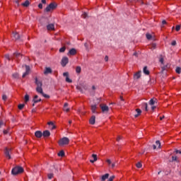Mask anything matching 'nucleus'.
<instances>
[{
  "mask_svg": "<svg viewBox=\"0 0 181 181\" xmlns=\"http://www.w3.org/2000/svg\"><path fill=\"white\" fill-rule=\"evenodd\" d=\"M23 168L21 166H16L12 169L11 173L14 176H16V175H21V173H23Z\"/></svg>",
  "mask_w": 181,
  "mask_h": 181,
  "instance_id": "1",
  "label": "nucleus"
},
{
  "mask_svg": "<svg viewBox=\"0 0 181 181\" xmlns=\"http://www.w3.org/2000/svg\"><path fill=\"white\" fill-rule=\"evenodd\" d=\"M57 8V4L56 3H51L49 6H47L45 8V11L47 12H50L51 11H54V9H56Z\"/></svg>",
  "mask_w": 181,
  "mask_h": 181,
  "instance_id": "2",
  "label": "nucleus"
},
{
  "mask_svg": "<svg viewBox=\"0 0 181 181\" xmlns=\"http://www.w3.org/2000/svg\"><path fill=\"white\" fill-rule=\"evenodd\" d=\"M70 142V140L67 137H64L60 139L59 142V145L60 146H63V145H68V144Z\"/></svg>",
  "mask_w": 181,
  "mask_h": 181,
  "instance_id": "3",
  "label": "nucleus"
},
{
  "mask_svg": "<svg viewBox=\"0 0 181 181\" xmlns=\"http://www.w3.org/2000/svg\"><path fill=\"white\" fill-rule=\"evenodd\" d=\"M68 63H69V58L67 57H64L61 62V64L62 67H66Z\"/></svg>",
  "mask_w": 181,
  "mask_h": 181,
  "instance_id": "4",
  "label": "nucleus"
},
{
  "mask_svg": "<svg viewBox=\"0 0 181 181\" xmlns=\"http://www.w3.org/2000/svg\"><path fill=\"white\" fill-rule=\"evenodd\" d=\"M77 54V50L75 48H71L67 53V56H74Z\"/></svg>",
  "mask_w": 181,
  "mask_h": 181,
  "instance_id": "5",
  "label": "nucleus"
},
{
  "mask_svg": "<svg viewBox=\"0 0 181 181\" xmlns=\"http://www.w3.org/2000/svg\"><path fill=\"white\" fill-rule=\"evenodd\" d=\"M100 108L102 110V112H108V111H110V107H108L107 105H100Z\"/></svg>",
  "mask_w": 181,
  "mask_h": 181,
  "instance_id": "6",
  "label": "nucleus"
},
{
  "mask_svg": "<svg viewBox=\"0 0 181 181\" xmlns=\"http://www.w3.org/2000/svg\"><path fill=\"white\" fill-rule=\"evenodd\" d=\"M4 153L6 155V157L8 158V159H11V148H6Z\"/></svg>",
  "mask_w": 181,
  "mask_h": 181,
  "instance_id": "7",
  "label": "nucleus"
},
{
  "mask_svg": "<svg viewBox=\"0 0 181 181\" xmlns=\"http://www.w3.org/2000/svg\"><path fill=\"white\" fill-rule=\"evenodd\" d=\"M36 98H39V96H38L37 95H35L34 96V98H33V102L34 103L33 104V107H35V104H37V103H40V101H42V99H41V98H40V99H38V100H36Z\"/></svg>",
  "mask_w": 181,
  "mask_h": 181,
  "instance_id": "8",
  "label": "nucleus"
},
{
  "mask_svg": "<svg viewBox=\"0 0 181 181\" xmlns=\"http://www.w3.org/2000/svg\"><path fill=\"white\" fill-rule=\"evenodd\" d=\"M64 77H66V83H73V81L69 78V72H64L63 74Z\"/></svg>",
  "mask_w": 181,
  "mask_h": 181,
  "instance_id": "9",
  "label": "nucleus"
},
{
  "mask_svg": "<svg viewBox=\"0 0 181 181\" xmlns=\"http://www.w3.org/2000/svg\"><path fill=\"white\" fill-rule=\"evenodd\" d=\"M29 71H30V67L28 65H25V72L23 74V78H25V77L29 74Z\"/></svg>",
  "mask_w": 181,
  "mask_h": 181,
  "instance_id": "10",
  "label": "nucleus"
},
{
  "mask_svg": "<svg viewBox=\"0 0 181 181\" xmlns=\"http://www.w3.org/2000/svg\"><path fill=\"white\" fill-rule=\"evenodd\" d=\"M35 83L36 84L37 87H42L43 86L42 81L37 79V78H35Z\"/></svg>",
  "mask_w": 181,
  "mask_h": 181,
  "instance_id": "11",
  "label": "nucleus"
},
{
  "mask_svg": "<svg viewBox=\"0 0 181 181\" xmlns=\"http://www.w3.org/2000/svg\"><path fill=\"white\" fill-rule=\"evenodd\" d=\"M141 73H142V71H139L138 72H136V74H134V80H139V78H141Z\"/></svg>",
  "mask_w": 181,
  "mask_h": 181,
  "instance_id": "12",
  "label": "nucleus"
},
{
  "mask_svg": "<svg viewBox=\"0 0 181 181\" xmlns=\"http://www.w3.org/2000/svg\"><path fill=\"white\" fill-rule=\"evenodd\" d=\"M47 30H54V24L50 23L47 25Z\"/></svg>",
  "mask_w": 181,
  "mask_h": 181,
  "instance_id": "13",
  "label": "nucleus"
},
{
  "mask_svg": "<svg viewBox=\"0 0 181 181\" xmlns=\"http://www.w3.org/2000/svg\"><path fill=\"white\" fill-rule=\"evenodd\" d=\"M40 22L42 25H46V23H49V19L47 18H42Z\"/></svg>",
  "mask_w": 181,
  "mask_h": 181,
  "instance_id": "14",
  "label": "nucleus"
},
{
  "mask_svg": "<svg viewBox=\"0 0 181 181\" xmlns=\"http://www.w3.org/2000/svg\"><path fill=\"white\" fill-rule=\"evenodd\" d=\"M89 123L90 125H94L95 124V116L93 115L89 119Z\"/></svg>",
  "mask_w": 181,
  "mask_h": 181,
  "instance_id": "15",
  "label": "nucleus"
},
{
  "mask_svg": "<svg viewBox=\"0 0 181 181\" xmlns=\"http://www.w3.org/2000/svg\"><path fill=\"white\" fill-rule=\"evenodd\" d=\"M35 135L36 138H42V136H43V133L40 131H37L35 132Z\"/></svg>",
  "mask_w": 181,
  "mask_h": 181,
  "instance_id": "16",
  "label": "nucleus"
},
{
  "mask_svg": "<svg viewBox=\"0 0 181 181\" xmlns=\"http://www.w3.org/2000/svg\"><path fill=\"white\" fill-rule=\"evenodd\" d=\"M52 68H50V67H46L45 68V71H44V74H51V73H52Z\"/></svg>",
  "mask_w": 181,
  "mask_h": 181,
  "instance_id": "17",
  "label": "nucleus"
},
{
  "mask_svg": "<svg viewBox=\"0 0 181 181\" xmlns=\"http://www.w3.org/2000/svg\"><path fill=\"white\" fill-rule=\"evenodd\" d=\"M136 114L134 115V118H138L141 114H142V110L141 109H136Z\"/></svg>",
  "mask_w": 181,
  "mask_h": 181,
  "instance_id": "18",
  "label": "nucleus"
},
{
  "mask_svg": "<svg viewBox=\"0 0 181 181\" xmlns=\"http://www.w3.org/2000/svg\"><path fill=\"white\" fill-rule=\"evenodd\" d=\"M42 136H44L45 138L50 136V132L49 130L44 131L42 133Z\"/></svg>",
  "mask_w": 181,
  "mask_h": 181,
  "instance_id": "19",
  "label": "nucleus"
},
{
  "mask_svg": "<svg viewBox=\"0 0 181 181\" xmlns=\"http://www.w3.org/2000/svg\"><path fill=\"white\" fill-rule=\"evenodd\" d=\"M13 37H14V39L16 40H19V39H21V35H19V34H18V33H13Z\"/></svg>",
  "mask_w": 181,
  "mask_h": 181,
  "instance_id": "20",
  "label": "nucleus"
},
{
  "mask_svg": "<svg viewBox=\"0 0 181 181\" xmlns=\"http://www.w3.org/2000/svg\"><path fill=\"white\" fill-rule=\"evenodd\" d=\"M108 177H110V174L106 173V174L102 175L101 181H105V180H107V179H108Z\"/></svg>",
  "mask_w": 181,
  "mask_h": 181,
  "instance_id": "21",
  "label": "nucleus"
},
{
  "mask_svg": "<svg viewBox=\"0 0 181 181\" xmlns=\"http://www.w3.org/2000/svg\"><path fill=\"white\" fill-rule=\"evenodd\" d=\"M36 91L37 93H38V94H42L43 93V88H42V86H38L36 88Z\"/></svg>",
  "mask_w": 181,
  "mask_h": 181,
  "instance_id": "22",
  "label": "nucleus"
},
{
  "mask_svg": "<svg viewBox=\"0 0 181 181\" xmlns=\"http://www.w3.org/2000/svg\"><path fill=\"white\" fill-rule=\"evenodd\" d=\"M143 73L146 74V76H149V70H148V66H144L143 69Z\"/></svg>",
  "mask_w": 181,
  "mask_h": 181,
  "instance_id": "23",
  "label": "nucleus"
},
{
  "mask_svg": "<svg viewBox=\"0 0 181 181\" xmlns=\"http://www.w3.org/2000/svg\"><path fill=\"white\" fill-rule=\"evenodd\" d=\"M68 107H69V103H64V111H66V112H69V111H70V109Z\"/></svg>",
  "mask_w": 181,
  "mask_h": 181,
  "instance_id": "24",
  "label": "nucleus"
},
{
  "mask_svg": "<svg viewBox=\"0 0 181 181\" xmlns=\"http://www.w3.org/2000/svg\"><path fill=\"white\" fill-rule=\"evenodd\" d=\"M95 110H97V105H91V111L93 114H95Z\"/></svg>",
  "mask_w": 181,
  "mask_h": 181,
  "instance_id": "25",
  "label": "nucleus"
},
{
  "mask_svg": "<svg viewBox=\"0 0 181 181\" xmlns=\"http://www.w3.org/2000/svg\"><path fill=\"white\" fill-rule=\"evenodd\" d=\"M155 103H156V99L153 100V99H151L148 102V104L150 105H155Z\"/></svg>",
  "mask_w": 181,
  "mask_h": 181,
  "instance_id": "26",
  "label": "nucleus"
},
{
  "mask_svg": "<svg viewBox=\"0 0 181 181\" xmlns=\"http://www.w3.org/2000/svg\"><path fill=\"white\" fill-rule=\"evenodd\" d=\"M76 71L78 74H80L81 73V66H76Z\"/></svg>",
  "mask_w": 181,
  "mask_h": 181,
  "instance_id": "27",
  "label": "nucleus"
},
{
  "mask_svg": "<svg viewBox=\"0 0 181 181\" xmlns=\"http://www.w3.org/2000/svg\"><path fill=\"white\" fill-rule=\"evenodd\" d=\"M48 125H52V129H56V126L54 125V124L53 123V122H49L47 123Z\"/></svg>",
  "mask_w": 181,
  "mask_h": 181,
  "instance_id": "28",
  "label": "nucleus"
},
{
  "mask_svg": "<svg viewBox=\"0 0 181 181\" xmlns=\"http://www.w3.org/2000/svg\"><path fill=\"white\" fill-rule=\"evenodd\" d=\"M29 4H30L29 0H26L24 3L22 4V6L28 7V6H29Z\"/></svg>",
  "mask_w": 181,
  "mask_h": 181,
  "instance_id": "29",
  "label": "nucleus"
},
{
  "mask_svg": "<svg viewBox=\"0 0 181 181\" xmlns=\"http://www.w3.org/2000/svg\"><path fill=\"white\" fill-rule=\"evenodd\" d=\"M142 108H144L145 111H148V103H143Z\"/></svg>",
  "mask_w": 181,
  "mask_h": 181,
  "instance_id": "30",
  "label": "nucleus"
},
{
  "mask_svg": "<svg viewBox=\"0 0 181 181\" xmlns=\"http://www.w3.org/2000/svg\"><path fill=\"white\" fill-rule=\"evenodd\" d=\"M159 62H160V63H161V64H164V63H163V62H164V60H163V56H162V54H160V57H159Z\"/></svg>",
  "mask_w": 181,
  "mask_h": 181,
  "instance_id": "31",
  "label": "nucleus"
},
{
  "mask_svg": "<svg viewBox=\"0 0 181 181\" xmlns=\"http://www.w3.org/2000/svg\"><path fill=\"white\" fill-rule=\"evenodd\" d=\"M81 16H82V18H83V19H86V18H88V14L87 13L84 12V13L81 15Z\"/></svg>",
  "mask_w": 181,
  "mask_h": 181,
  "instance_id": "32",
  "label": "nucleus"
},
{
  "mask_svg": "<svg viewBox=\"0 0 181 181\" xmlns=\"http://www.w3.org/2000/svg\"><path fill=\"white\" fill-rule=\"evenodd\" d=\"M66 52V47H62L59 49V53H64Z\"/></svg>",
  "mask_w": 181,
  "mask_h": 181,
  "instance_id": "33",
  "label": "nucleus"
},
{
  "mask_svg": "<svg viewBox=\"0 0 181 181\" xmlns=\"http://www.w3.org/2000/svg\"><path fill=\"white\" fill-rule=\"evenodd\" d=\"M175 71H176L177 74H180V73H181V68L177 66L176 68V69H175Z\"/></svg>",
  "mask_w": 181,
  "mask_h": 181,
  "instance_id": "34",
  "label": "nucleus"
},
{
  "mask_svg": "<svg viewBox=\"0 0 181 181\" xmlns=\"http://www.w3.org/2000/svg\"><path fill=\"white\" fill-rule=\"evenodd\" d=\"M146 39H147L148 40H151V39H152V35H151V34H149V33H147V34L146 35Z\"/></svg>",
  "mask_w": 181,
  "mask_h": 181,
  "instance_id": "35",
  "label": "nucleus"
},
{
  "mask_svg": "<svg viewBox=\"0 0 181 181\" xmlns=\"http://www.w3.org/2000/svg\"><path fill=\"white\" fill-rule=\"evenodd\" d=\"M58 156H61L62 158H63V156H64V151H59V153H58Z\"/></svg>",
  "mask_w": 181,
  "mask_h": 181,
  "instance_id": "36",
  "label": "nucleus"
},
{
  "mask_svg": "<svg viewBox=\"0 0 181 181\" xmlns=\"http://www.w3.org/2000/svg\"><path fill=\"white\" fill-rule=\"evenodd\" d=\"M41 95L44 96L45 98H50V96L49 95L45 94L43 92H42V93H41Z\"/></svg>",
  "mask_w": 181,
  "mask_h": 181,
  "instance_id": "37",
  "label": "nucleus"
},
{
  "mask_svg": "<svg viewBox=\"0 0 181 181\" xmlns=\"http://www.w3.org/2000/svg\"><path fill=\"white\" fill-rule=\"evenodd\" d=\"M13 56H15V57H17V59H19V57H21V53L15 52L13 54Z\"/></svg>",
  "mask_w": 181,
  "mask_h": 181,
  "instance_id": "38",
  "label": "nucleus"
},
{
  "mask_svg": "<svg viewBox=\"0 0 181 181\" xmlns=\"http://www.w3.org/2000/svg\"><path fill=\"white\" fill-rule=\"evenodd\" d=\"M18 110H23V107H25V104H20L18 105Z\"/></svg>",
  "mask_w": 181,
  "mask_h": 181,
  "instance_id": "39",
  "label": "nucleus"
},
{
  "mask_svg": "<svg viewBox=\"0 0 181 181\" xmlns=\"http://www.w3.org/2000/svg\"><path fill=\"white\" fill-rule=\"evenodd\" d=\"M29 101V95L26 94L25 95V103H28Z\"/></svg>",
  "mask_w": 181,
  "mask_h": 181,
  "instance_id": "40",
  "label": "nucleus"
},
{
  "mask_svg": "<svg viewBox=\"0 0 181 181\" xmlns=\"http://www.w3.org/2000/svg\"><path fill=\"white\" fill-rule=\"evenodd\" d=\"M114 179H115V175L110 177L107 181H114Z\"/></svg>",
  "mask_w": 181,
  "mask_h": 181,
  "instance_id": "41",
  "label": "nucleus"
},
{
  "mask_svg": "<svg viewBox=\"0 0 181 181\" xmlns=\"http://www.w3.org/2000/svg\"><path fill=\"white\" fill-rule=\"evenodd\" d=\"M13 78H18L19 74L18 73L13 74Z\"/></svg>",
  "mask_w": 181,
  "mask_h": 181,
  "instance_id": "42",
  "label": "nucleus"
},
{
  "mask_svg": "<svg viewBox=\"0 0 181 181\" xmlns=\"http://www.w3.org/2000/svg\"><path fill=\"white\" fill-rule=\"evenodd\" d=\"M77 90H78L81 93H83V88H81V86H76Z\"/></svg>",
  "mask_w": 181,
  "mask_h": 181,
  "instance_id": "43",
  "label": "nucleus"
},
{
  "mask_svg": "<svg viewBox=\"0 0 181 181\" xmlns=\"http://www.w3.org/2000/svg\"><path fill=\"white\" fill-rule=\"evenodd\" d=\"M2 100L4 101H6V100H8V97L6 96V95H2Z\"/></svg>",
  "mask_w": 181,
  "mask_h": 181,
  "instance_id": "44",
  "label": "nucleus"
},
{
  "mask_svg": "<svg viewBox=\"0 0 181 181\" xmlns=\"http://www.w3.org/2000/svg\"><path fill=\"white\" fill-rule=\"evenodd\" d=\"M92 158H93V160L95 161V162H97V155L96 154H93L92 155Z\"/></svg>",
  "mask_w": 181,
  "mask_h": 181,
  "instance_id": "45",
  "label": "nucleus"
},
{
  "mask_svg": "<svg viewBox=\"0 0 181 181\" xmlns=\"http://www.w3.org/2000/svg\"><path fill=\"white\" fill-rule=\"evenodd\" d=\"M48 179H53V176H54V175H53V173H49V174H48Z\"/></svg>",
  "mask_w": 181,
  "mask_h": 181,
  "instance_id": "46",
  "label": "nucleus"
},
{
  "mask_svg": "<svg viewBox=\"0 0 181 181\" xmlns=\"http://www.w3.org/2000/svg\"><path fill=\"white\" fill-rule=\"evenodd\" d=\"M156 144L158 148H160V141L159 140L156 141Z\"/></svg>",
  "mask_w": 181,
  "mask_h": 181,
  "instance_id": "47",
  "label": "nucleus"
},
{
  "mask_svg": "<svg viewBox=\"0 0 181 181\" xmlns=\"http://www.w3.org/2000/svg\"><path fill=\"white\" fill-rule=\"evenodd\" d=\"M136 168H138L139 169L142 168V164L141 163H138L136 165Z\"/></svg>",
  "mask_w": 181,
  "mask_h": 181,
  "instance_id": "48",
  "label": "nucleus"
},
{
  "mask_svg": "<svg viewBox=\"0 0 181 181\" xmlns=\"http://www.w3.org/2000/svg\"><path fill=\"white\" fill-rule=\"evenodd\" d=\"M175 30L177 32H179V30H180V25H176Z\"/></svg>",
  "mask_w": 181,
  "mask_h": 181,
  "instance_id": "49",
  "label": "nucleus"
},
{
  "mask_svg": "<svg viewBox=\"0 0 181 181\" xmlns=\"http://www.w3.org/2000/svg\"><path fill=\"white\" fill-rule=\"evenodd\" d=\"M4 125H5V123H4L3 121H0V129L1 128H2V127H4Z\"/></svg>",
  "mask_w": 181,
  "mask_h": 181,
  "instance_id": "50",
  "label": "nucleus"
},
{
  "mask_svg": "<svg viewBox=\"0 0 181 181\" xmlns=\"http://www.w3.org/2000/svg\"><path fill=\"white\" fill-rule=\"evenodd\" d=\"M121 139H122V136H117V142H119V141H121Z\"/></svg>",
  "mask_w": 181,
  "mask_h": 181,
  "instance_id": "51",
  "label": "nucleus"
},
{
  "mask_svg": "<svg viewBox=\"0 0 181 181\" xmlns=\"http://www.w3.org/2000/svg\"><path fill=\"white\" fill-rule=\"evenodd\" d=\"M175 153H179L180 155H181V150L175 149Z\"/></svg>",
  "mask_w": 181,
  "mask_h": 181,
  "instance_id": "52",
  "label": "nucleus"
},
{
  "mask_svg": "<svg viewBox=\"0 0 181 181\" xmlns=\"http://www.w3.org/2000/svg\"><path fill=\"white\" fill-rule=\"evenodd\" d=\"M172 159H173V162L175 161V160H177V157H176L175 156H173Z\"/></svg>",
  "mask_w": 181,
  "mask_h": 181,
  "instance_id": "53",
  "label": "nucleus"
},
{
  "mask_svg": "<svg viewBox=\"0 0 181 181\" xmlns=\"http://www.w3.org/2000/svg\"><path fill=\"white\" fill-rule=\"evenodd\" d=\"M5 57L7 60H11V57H9V54H6Z\"/></svg>",
  "mask_w": 181,
  "mask_h": 181,
  "instance_id": "54",
  "label": "nucleus"
},
{
  "mask_svg": "<svg viewBox=\"0 0 181 181\" xmlns=\"http://www.w3.org/2000/svg\"><path fill=\"white\" fill-rule=\"evenodd\" d=\"M110 166H111L112 169H114V168H115V166H116L115 163H112Z\"/></svg>",
  "mask_w": 181,
  "mask_h": 181,
  "instance_id": "55",
  "label": "nucleus"
},
{
  "mask_svg": "<svg viewBox=\"0 0 181 181\" xmlns=\"http://www.w3.org/2000/svg\"><path fill=\"white\" fill-rule=\"evenodd\" d=\"M38 8H40V9H42L43 8V4H38Z\"/></svg>",
  "mask_w": 181,
  "mask_h": 181,
  "instance_id": "56",
  "label": "nucleus"
},
{
  "mask_svg": "<svg viewBox=\"0 0 181 181\" xmlns=\"http://www.w3.org/2000/svg\"><path fill=\"white\" fill-rule=\"evenodd\" d=\"M84 47H86V49H88V44L87 42L84 43Z\"/></svg>",
  "mask_w": 181,
  "mask_h": 181,
  "instance_id": "57",
  "label": "nucleus"
},
{
  "mask_svg": "<svg viewBox=\"0 0 181 181\" xmlns=\"http://www.w3.org/2000/svg\"><path fill=\"white\" fill-rule=\"evenodd\" d=\"M106 162H107V163H108V165H111V160H110V159H107V160H106Z\"/></svg>",
  "mask_w": 181,
  "mask_h": 181,
  "instance_id": "58",
  "label": "nucleus"
},
{
  "mask_svg": "<svg viewBox=\"0 0 181 181\" xmlns=\"http://www.w3.org/2000/svg\"><path fill=\"white\" fill-rule=\"evenodd\" d=\"M171 45L172 46H176V41H173Z\"/></svg>",
  "mask_w": 181,
  "mask_h": 181,
  "instance_id": "59",
  "label": "nucleus"
},
{
  "mask_svg": "<svg viewBox=\"0 0 181 181\" xmlns=\"http://www.w3.org/2000/svg\"><path fill=\"white\" fill-rule=\"evenodd\" d=\"M105 62H108V56H105Z\"/></svg>",
  "mask_w": 181,
  "mask_h": 181,
  "instance_id": "60",
  "label": "nucleus"
},
{
  "mask_svg": "<svg viewBox=\"0 0 181 181\" xmlns=\"http://www.w3.org/2000/svg\"><path fill=\"white\" fill-rule=\"evenodd\" d=\"M162 25H166V21L163 20V21H162Z\"/></svg>",
  "mask_w": 181,
  "mask_h": 181,
  "instance_id": "61",
  "label": "nucleus"
},
{
  "mask_svg": "<svg viewBox=\"0 0 181 181\" xmlns=\"http://www.w3.org/2000/svg\"><path fill=\"white\" fill-rule=\"evenodd\" d=\"M4 134H5V135H6V134H8V130H4Z\"/></svg>",
  "mask_w": 181,
  "mask_h": 181,
  "instance_id": "62",
  "label": "nucleus"
},
{
  "mask_svg": "<svg viewBox=\"0 0 181 181\" xmlns=\"http://www.w3.org/2000/svg\"><path fill=\"white\" fill-rule=\"evenodd\" d=\"M133 56H135L136 57H138V53L134 52V53L133 54Z\"/></svg>",
  "mask_w": 181,
  "mask_h": 181,
  "instance_id": "63",
  "label": "nucleus"
},
{
  "mask_svg": "<svg viewBox=\"0 0 181 181\" xmlns=\"http://www.w3.org/2000/svg\"><path fill=\"white\" fill-rule=\"evenodd\" d=\"M42 4H46V0H42Z\"/></svg>",
  "mask_w": 181,
  "mask_h": 181,
  "instance_id": "64",
  "label": "nucleus"
}]
</instances>
